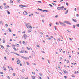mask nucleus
<instances>
[{
	"label": "nucleus",
	"instance_id": "4c0bfd02",
	"mask_svg": "<svg viewBox=\"0 0 79 79\" xmlns=\"http://www.w3.org/2000/svg\"><path fill=\"white\" fill-rule=\"evenodd\" d=\"M2 42H3V43H4V44L5 42V40H4L2 41Z\"/></svg>",
	"mask_w": 79,
	"mask_h": 79
},
{
	"label": "nucleus",
	"instance_id": "7c9ffc66",
	"mask_svg": "<svg viewBox=\"0 0 79 79\" xmlns=\"http://www.w3.org/2000/svg\"><path fill=\"white\" fill-rule=\"evenodd\" d=\"M5 26L6 27H8V25L7 24H6Z\"/></svg>",
	"mask_w": 79,
	"mask_h": 79
},
{
	"label": "nucleus",
	"instance_id": "a878e982",
	"mask_svg": "<svg viewBox=\"0 0 79 79\" xmlns=\"http://www.w3.org/2000/svg\"><path fill=\"white\" fill-rule=\"evenodd\" d=\"M52 5H54V6L56 5V4L54 3H52Z\"/></svg>",
	"mask_w": 79,
	"mask_h": 79
},
{
	"label": "nucleus",
	"instance_id": "864d4df0",
	"mask_svg": "<svg viewBox=\"0 0 79 79\" xmlns=\"http://www.w3.org/2000/svg\"><path fill=\"white\" fill-rule=\"evenodd\" d=\"M25 70H24V69H22V72H23H23H24V71H25Z\"/></svg>",
	"mask_w": 79,
	"mask_h": 79
},
{
	"label": "nucleus",
	"instance_id": "4d7b16f0",
	"mask_svg": "<svg viewBox=\"0 0 79 79\" xmlns=\"http://www.w3.org/2000/svg\"><path fill=\"white\" fill-rule=\"evenodd\" d=\"M13 76H15V73H13Z\"/></svg>",
	"mask_w": 79,
	"mask_h": 79
},
{
	"label": "nucleus",
	"instance_id": "37998d69",
	"mask_svg": "<svg viewBox=\"0 0 79 79\" xmlns=\"http://www.w3.org/2000/svg\"><path fill=\"white\" fill-rule=\"evenodd\" d=\"M39 74L40 75V76H42V74L39 73Z\"/></svg>",
	"mask_w": 79,
	"mask_h": 79
},
{
	"label": "nucleus",
	"instance_id": "aec40b11",
	"mask_svg": "<svg viewBox=\"0 0 79 79\" xmlns=\"http://www.w3.org/2000/svg\"><path fill=\"white\" fill-rule=\"evenodd\" d=\"M6 11H7V12L8 15H10V12L9 11L7 10Z\"/></svg>",
	"mask_w": 79,
	"mask_h": 79
},
{
	"label": "nucleus",
	"instance_id": "4468645a",
	"mask_svg": "<svg viewBox=\"0 0 79 79\" xmlns=\"http://www.w3.org/2000/svg\"><path fill=\"white\" fill-rule=\"evenodd\" d=\"M72 20H73V21L74 22H75V23H77V20L76 19H72Z\"/></svg>",
	"mask_w": 79,
	"mask_h": 79
},
{
	"label": "nucleus",
	"instance_id": "e2e57ef3",
	"mask_svg": "<svg viewBox=\"0 0 79 79\" xmlns=\"http://www.w3.org/2000/svg\"><path fill=\"white\" fill-rule=\"evenodd\" d=\"M46 37H49V36L48 35H46Z\"/></svg>",
	"mask_w": 79,
	"mask_h": 79
},
{
	"label": "nucleus",
	"instance_id": "58836bf2",
	"mask_svg": "<svg viewBox=\"0 0 79 79\" xmlns=\"http://www.w3.org/2000/svg\"><path fill=\"white\" fill-rule=\"evenodd\" d=\"M0 74H3V73L1 72L0 73Z\"/></svg>",
	"mask_w": 79,
	"mask_h": 79
},
{
	"label": "nucleus",
	"instance_id": "3c124183",
	"mask_svg": "<svg viewBox=\"0 0 79 79\" xmlns=\"http://www.w3.org/2000/svg\"><path fill=\"white\" fill-rule=\"evenodd\" d=\"M4 59H5L6 60V56L4 57Z\"/></svg>",
	"mask_w": 79,
	"mask_h": 79
},
{
	"label": "nucleus",
	"instance_id": "69168bd1",
	"mask_svg": "<svg viewBox=\"0 0 79 79\" xmlns=\"http://www.w3.org/2000/svg\"><path fill=\"white\" fill-rule=\"evenodd\" d=\"M51 39H53V36H51Z\"/></svg>",
	"mask_w": 79,
	"mask_h": 79
},
{
	"label": "nucleus",
	"instance_id": "f8f14e48",
	"mask_svg": "<svg viewBox=\"0 0 79 79\" xmlns=\"http://www.w3.org/2000/svg\"><path fill=\"white\" fill-rule=\"evenodd\" d=\"M21 63V61H20V60H17V64H19V63Z\"/></svg>",
	"mask_w": 79,
	"mask_h": 79
},
{
	"label": "nucleus",
	"instance_id": "e433bc0d",
	"mask_svg": "<svg viewBox=\"0 0 79 79\" xmlns=\"http://www.w3.org/2000/svg\"><path fill=\"white\" fill-rule=\"evenodd\" d=\"M10 3H13V1L10 0Z\"/></svg>",
	"mask_w": 79,
	"mask_h": 79
},
{
	"label": "nucleus",
	"instance_id": "09e8293b",
	"mask_svg": "<svg viewBox=\"0 0 79 79\" xmlns=\"http://www.w3.org/2000/svg\"><path fill=\"white\" fill-rule=\"evenodd\" d=\"M64 77L65 78V79H67V77L66 76H64Z\"/></svg>",
	"mask_w": 79,
	"mask_h": 79
},
{
	"label": "nucleus",
	"instance_id": "cd10ccee",
	"mask_svg": "<svg viewBox=\"0 0 79 79\" xmlns=\"http://www.w3.org/2000/svg\"><path fill=\"white\" fill-rule=\"evenodd\" d=\"M76 26L77 27H79V24H77Z\"/></svg>",
	"mask_w": 79,
	"mask_h": 79
},
{
	"label": "nucleus",
	"instance_id": "338daca9",
	"mask_svg": "<svg viewBox=\"0 0 79 79\" xmlns=\"http://www.w3.org/2000/svg\"><path fill=\"white\" fill-rule=\"evenodd\" d=\"M37 47H38V48L40 47V46H39V45H37Z\"/></svg>",
	"mask_w": 79,
	"mask_h": 79
},
{
	"label": "nucleus",
	"instance_id": "13d9d810",
	"mask_svg": "<svg viewBox=\"0 0 79 79\" xmlns=\"http://www.w3.org/2000/svg\"><path fill=\"white\" fill-rule=\"evenodd\" d=\"M5 51L6 53H8V51H7V50H5Z\"/></svg>",
	"mask_w": 79,
	"mask_h": 79
},
{
	"label": "nucleus",
	"instance_id": "6ab92c4d",
	"mask_svg": "<svg viewBox=\"0 0 79 79\" xmlns=\"http://www.w3.org/2000/svg\"><path fill=\"white\" fill-rule=\"evenodd\" d=\"M15 45H16V46L17 47H19V45L18 44H16Z\"/></svg>",
	"mask_w": 79,
	"mask_h": 79
},
{
	"label": "nucleus",
	"instance_id": "0eeeda50",
	"mask_svg": "<svg viewBox=\"0 0 79 79\" xmlns=\"http://www.w3.org/2000/svg\"><path fill=\"white\" fill-rule=\"evenodd\" d=\"M10 8V6H6L4 7V8L5 9H6V8Z\"/></svg>",
	"mask_w": 79,
	"mask_h": 79
},
{
	"label": "nucleus",
	"instance_id": "052dcab7",
	"mask_svg": "<svg viewBox=\"0 0 79 79\" xmlns=\"http://www.w3.org/2000/svg\"><path fill=\"white\" fill-rule=\"evenodd\" d=\"M69 39L70 40H72V39H71V38H69Z\"/></svg>",
	"mask_w": 79,
	"mask_h": 79
},
{
	"label": "nucleus",
	"instance_id": "680f3d73",
	"mask_svg": "<svg viewBox=\"0 0 79 79\" xmlns=\"http://www.w3.org/2000/svg\"><path fill=\"white\" fill-rule=\"evenodd\" d=\"M12 61H14V60H15V59H14V58H12Z\"/></svg>",
	"mask_w": 79,
	"mask_h": 79
},
{
	"label": "nucleus",
	"instance_id": "1a4fd4ad",
	"mask_svg": "<svg viewBox=\"0 0 79 79\" xmlns=\"http://www.w3.org/2000/svg\"><path fill=\"white\" fill-rule=\"evenodd\" d=\"M2 69L4 70V71H6V69L5 66H3L2 67Z\"/></svg>",
	"mask_w": 79,
	"mask_h": 79
},
{
	"label": "nucleus",
	"instance_id": "f257e3e1",
	"mask_svg": "<svg viewBox=\"0 0 79 79\" xmlns=\"http://www.w3.org/2000/svg\"><path fill=\"white\" fill-rule=\"evenodd\" d=\"M24 23L25 25L27 28H30L31 29L32 28V27L30 25V24L29 23Z\"/></svg>",
	"mask_w": 79,
	"mask_h": 79
},
{
	"label": "nucleus",
	"instance_id": "a211bd4d",
	"mask_svg": "<svg viewBox=\"0 0 79 79\" xmlns=\"http://www.w3.org/2000/svg\"><path fill=\"white\" fill-rule=\"evenodd\" d=\"M35 76H32L31 77L33 79H35Z\"/></svg>",
	"mask_w": 79,
	"mask_h": 79
},
{
	"label": "nucleus",
	"instance_id": "393cba45",
	"mask_svg": "<svg viewBox=\"0 0 79 79\" xmlns=\"http://www.w3.org/2000/svg\"><path fill=\"white\" fill-rule=\"evenodd\" d=\"M68 10H67L66 12H65V14H67V13H68Z\"/></svg>",
	"mask_w": 79,
	"mask_h": 79
},
{
	"label": "nucleus",
	"instance_id": "c03bdc74",
	"mask_svg": "<svg viewBox=\"0 0 79 79\" xmlns=\"http://www.w3.org/2000/svg\"><path fill=\"white\" fill-rule=\"evenodd\" d=\"M32 73L33 74H35V72H32Z\"/></svg>",
	"mask_w": 79,
	"mask_h": 79
},
{
	"label": "nucleus",
	"instance_id": "dca6fc26",
	"mask_svg": "<svg viewBox=\"0 0 79 79\" xmlns=\"http://www.w3.org/2000/svg\"><path fill=\"white\" fill-rule=\"evenodd\" d=\"M42 11H43V12H47L48 11V10H41Z\"/></svg>",
	"mask_w": 79,
	"mask_h": 79
},
{
	"label": "nucleus",
	"instance_id": "5fc2aeb1",
	"mask_svg": "<svg viewBox=\"0 0 79 79\" xmlns=\"http://www.w3.org/2000/svg\"><path fill=\"white\" fill-rule=\"evenodd\" d=\"M7 78L8 79H10V77H9V76H7Z\"/></svg>",
	"mask_w": 79,
	"mask_h": 79
},
{
	"label": "nucleus",
	"instance_id": "423d86ee",
	"mask_svg": "<svg viewBox=\"0 0 79 79\" xmlns=\"http://www.w3.org/2000/svg\"><path fill=\"white\" fill-rule=\"evenodd\" d=\"M21 57L24 59V60H27V57H25L23 56H21Z\"/></svg>",
	"mask_w": 79,
	"mask_h": 79
},
{
	"label": "nucleus",
	"instance_id": "603ef678",
	"mask_svg": "<svg viewBox=\"0 0 79 79\" xmlns=\"http://www.w3.org/2000/svg\"><path fill=\"white\" fill-rule=\"evenodd\" d=\"M66 4L67 5V6H68V3L66 2Z\"/></svg>",
	"mask_w": 79,
	"mask_h": 79
},
{
	"label": "nucleus",
	"instance_id": "c85d7f7f",
	"mask_svg": "<svg viewBox=\"0 0 79 79\" xmlns=\"http://www.w3.org/2000/svg\"><path fill=\"white\" fill-rule=\"evenodd\" d=\"M72 77H75V76H74V75H72Z\"/></svg>",
	"mask_w": 79,
	"mask_h": 79
},
{
	"label": "nucleus",
	"instance_id": "412c9836",
	"mask_svg": "<svg viewBox=\"0 0 79 79\" xmlns=\"http://www.w3.org/2000/svg\"><path fill=\"white\" fill-rule=\"evenodd\" d=\"M36 2H37V3H42V2L41 1H35Z\"/></svg>",
	"mask_w": 79,
	"mask_h": 79
},
{
	"label": "nucleus",
	"instance_id": "0e129e2a",
	"mask_svg": "<svg viewBox=\"0 0 79 79\" xmlns=\"http://www.w3.org/2000/svg\"><path fill=\"white\" fill-rule=\"evenodd\" d=\"M63 50V49H61V48L59 49L60 51H61V50Z\"/></svg>",
	"mask_w": 79,
	"mask_h": 79
},
{
	"label": "nucleus",
	"instance_id": "bf43d9fd",
	"mask_svg": "<svg viewBox=\"0 0 79 79\" xmlns=\"http://www.w3.org/2000/svg\"><path fill=\"white\" fill-rule=\"evenodd\" d=\"M6 47H7L8 48V47H10V46H9V45H7Z\"/></svg>",
	"mask_w": 79,
	"mask_h": 79
},
{
	"label": "nucleus",
	"instance_id": "6e6552de",
	"mask_svg": "<svg viewBox=\"0 0 79 79\" xmlns=\"http://www.w3.org/2000/svg\"><path fill=\"white\" fill-rule=\"evenodd\" d=\"M19 6H22L23 7H25L26 8H27L28 7L27 6L19 5Z\"/></svg>",
	"mask_w": 79,
	"mask_h": 79
},
{
	"label": "nucleus",
	"instance_id": "49530a36",
	"mask_svg": "<svg viewBox=\"0 0 79 79\" xmlns=\"http://www.w3.org/2000/svg\"><path fill=\"white\" fill-rule=\"evenodd\" d=\"M67 21H64V23H67Z\"/></svg>",
	"mask_w": 79,
	"mask_h": 79
},
{
	"label": "nucleus",
	"instance_id": "774afa93",
	"mask_svg": "<svg viewBox=\"0 0 79 79\" xmlns=\"http://www.w3.org/2000/svg\"><path fill=\"white\" fill-rule=\"evenodd\" d=\"M67 31L69 32H71V31L69 30H67Z\"/></svg>",
	"mask_w": 79,
	"mask_h": 79
},
{
	"label": "nucleus",
	"instance_id": "5701e85b",
	"mask_svg": "<svg viewBox=\"0 0 79 79\" xmlns=\"http://www.w3.org/2000/svg\"><path fill=\"white\" fill-rule=\"evenodd\" d=\"M8 29L9 32H11V29H10V28H9Z\"/></svg>",
	"mask_w": 79,
	"mask_h": 79
},
{
	"label": "nucleus",
	"instance_id": "a18cd8bd",
	"mask_svg": "<svg viewBox=\"0 0 79 79\" xmlns=\"http://www.w3.org/2000/svg\"><path fill=\"white\" fill-rule=\"evenodd\" d=\"M48 40H51V38H48Z\"/></svg>",
	"mask_w": 79,
	"mask_h": 79
},
{
	"label": "nucleus",
	"instance_id": "6e6d98bb",
	"mask_svg": "<svg viewBox=\"0 0 79 79\" xmlns=\"http://www.w3.org/2000/svg\"><path fill=\"white\" fill-rule=\"evenodd\" d=\"M40 34H41V35H43V33L42 32H40Z\"/></svg>",
	"mask_w": 79,
	"mask_h": 79
},
{
	"label": "nucleus",
	"instance_id": "ea45409f",
	"mask_svg": "<svg viewBox=\"0 0 79 79\" xmlns=\"http://www.w3.org/2000/svg\"><path fill=\"white\" fill-rule=\"evenodd\" d=\"M59 16L58 15H56L55 16V18H57V17H58Z\"/></svg>",
	"mask_w": 79,
	"mask_h": 79
},
{
	"label": "nucleus",
	"instance_id": "f3484780",
	"mask_svg": "<svg viewBox=\"0 0 79 79\" xmlns=\"http://www.w3.org/2000/svg\"><path fill=\"white\" fill-rule=\"evenodd\" d=\"M14 54H15V55H16L18 56H21V55H19V54H17L16 53H14Z\"/></svg>",
	"mask_w": 79,
	"mask_h": 79
},
{
	"label": "nucleus",
	"instance_id": "7ed1b4c3",
	"mask_svg": "<svg viewBox=\"0 0 79 79\" xmlns=\"http://www.w3.org/2000/svg\"><path fill=\"white\" fill-rule=\"evenodd\" d=\"M60 24V25H61V26H66V24H65L64 23H63L62 22H59Z\"/></svg>",
	"mask_w": 79,
	"mask_h": 79
},
{
	"label": "nucleus",
	"instance_id": "9b49d317",
	"mask_svg": "<svg viewBox=\"0 0 79 79\" xmlns=\"http://www.w3.org/2000/svg\"><path fill=\"white\" fill-rule=\"evenodd\" d=\"M63 72H64V74H66V73H68V71H67L66 70H64Z\"/></svg>",
	"mask_w": 79,
	"mask_h": 79
},
{
	"label": "nucleus",
	"instance_id": "72a5a7b5",
	"mask_svg": "<svg viewBox=\"0 0 79 79\" xmlns=\"http://www.w3.org/2000/svg\"><path fill=\"white\" fill-rule=\"evenodd\" d=\"M76 16H77V17H79V14H76Z\"/></svg>",
	"mask_w": 79,
	"mask_h": 79
},
{
	"label": "nucleus",
	"instance_id": "473e14b6",
	"mask_svg": "<svg viewBox=\"0 0 79 79\" xmlns=\"http://www.w3.org/2000/svg\"><path fill=\"white\" fill-rule=\"evenodd\" d=\"M27 65H29V63L28 62H27Z\"/></svg>",
	"mask_w": 79,
	"mask_h": 79
},
{
	"label": "nucleus",
	"instance_id": "9d476101",
	"mask_svg": "<svg viewBox=\"0 0 79 79\" xmlns=\"http://www.w3.org/2000/svg\"><path fill=\"white\" fill-rule=\"evenodd\" d=\"M23 14L24 15H27V12L25 11L23 12Z\"/></svg>",
	"mask_w": 79,
	"mask_h": 79
},
{
	"label": "nucleus",
	"instance_id": "bb28decb",
	"mask_svg": "<svg viewBox=\"0 0 79 79\" xmlns=\"http://www.w3.org/2000/svg\"><path fill=\"white\" fill-rule=\"evenodd\" d=\"M0 24H3V22L2 21H0Z\"/></svg>",
	"mask_w": 79,
	"mask_h": 79
},
{
	"label": "nucleus",
	"instance_id": "8fccbe9b",
	"mask_svg": "<svg viewBox=\"0 0 79 79\" xmlns=\"http://www.w3.org/2000/svg\"><path fill=\"white\" fill-rule=\"evenodd\" d=\"M73 28H76V26H75V25H73Z\"/></svg>",
	"mask_w": 79,
	"mask_h": 79
},
{
	"label": "nucleus",
	"instance_id": "c9c22d12",
	"mask_svg": "<svg viewBox=\"0 0 79 79\" xmlns=\"http://www.w3.org/2000/svg\"><path fill=\"white\" fill-rule=\"evenodd\" d=\"M57 41L58 42H59V41H60V38H58L57 39Z\"/></svg>",
	"mask_w": 79,
	"mask_h": 79
},
{
	"label": "nucleus",
	"instance_id": "a19ab883",
	"mask_svg": "<svg viewBox=\"0 0 79 79\" xmlns=\"http://www.w3.org/2000/svg\"><path fill=\"white\" fill-rule=\"evenodd\" d=\"M6 3H3V5H4V6H5V5H6Z\"/></svg>",
	"mask_w": 79,
	"mask_h": 79
},
{
	"label": "nucleus",
	"instance_id": "ddd939ff",
	"mask_svg": "<svg viewBox=\"0 0 79 79\" xmlns=\"http://www.w3.org/2000/svg\"><path fill=\"white\" fill-rule=\"evenodd\" d=\"M66 24H69V25H71V23H69V22L68 21L67 22Z\"/></svg>",
	"mask_w": 79,
	"mask_h": 79
},
{
	"label": "nucleus",
	"instance_id": "de8ad7c7",
	"mask_svg": "<svg viewBox=\"0 0 79 79\" xmlns=\"http://www.w3.org/2000/svg\"><path fill=\"white\" fill-rule=\"evenodd\" d=\"M23 44H25V41H23Z\"/></svg>",
	"mask_w": 79,
	"mask_h": 79
},
{
	"label": "nucleus",
	"instance_id": "20e7f679",
	"mask_svg": "<svg viewBox=\"0 0 79 79\" xmlns=\"http://www.w3.org/2000/svg\"><path fill=\"white\" fill-rule=\"evenodd\" d=\"M23 52H24V48H22L20 52V53H22Z\"/></svg>",
	"mask_w": 79,
	"mask_h": 79
},
{
	"label": "nucleus",
	"instance_id": "2eb2a0df",
	"mask_svg": "<svg viewBox=\"0 0 79 79\" xmlns=\"http://www.w3.org/2000/svg\"><path fill=\"white\" fill-rule=\"evenodd\" d=\"M1 47L2 49H5V48H4V47L1 44Z\"/></svg>",
	"mask_w": 79,
	"mask_h": 79
},
{
	"label": "nucleus",
	"instance_id": "79ce46f5",
	"mask_svg": "<svg viewBox=\"0 0 79 79\" xmlns=\"http://www.w3.org/2000/svg\"><path fill=\"white\" fill-rule=\"evenodd\" d=\"M27 50H30V48H28V47H27Z\"/></svg>",
	"mask_w": 79,
	"mask_h": 79
},
{
	"label": "nucleus",
	"instance_id": "39448f33",
	"mask_svg": "<svg viewBox=\"0 0 79 79\" xmlns=\"http://www.w3.org/2000/svg\"><path fill=\"white\" fill-rule=\"evenodd\" d=\"M23 36L24 37L25 39H26V37H27V35L25 34L23 35Z\"/></svg>",
	"mask_w": 79,
	"mask_h": 79
},
{
	"label": "nucleus",
	"instance_id": "c756f323",
	"mask_svg": "<svg viewBox=\"0 0 79 79\" xmlns=\"http://www.w3.org/2000/svg\"><path fill=\"white\" fill-rule=\"evenodd\" d=\"M42 9H38V10H40V11H42Z\"/></svg>",
	"mask_w": 79,
	"mask_h": 79
},
{
	"label": "nucleus",
	"instance_id": "2f4dec72",
	"mask_svg": "<svg viewBox=\"0 0 79 79\" xmlns=\"http://www.w3.org/2000/svg\"><path fill=\"white\" fill-rule=\"evenodd\" d=\"M31 32V31L30 30H29V31H28V33H29V32Z\"/></svg>",
	"mask_w": 79,
	"mask_h": 79
},
{
	"label": "nucleus",
	"instance_id": "f03ea898",
	"mask_svg": "<svg viewBox=\"0 0 79 79\" xmlns=\"http://www.w3.org/2000/svg\"><path fill=\"white\" fill-rule=\"evenodd\" d=\"M64 8V6H62L60 7H57V10H60V9L59 8H60V9H61V8Z\"/></svg>",
	"mask_w": 79,
	"mask_h": 79
},
{
	"label": "nucleus",
	"instance_id": "f704fd0d",
	"mask_svg": "<svg viewBox=\"0 0 79 79\" xmlns=\"http://www.w3.org/2000/svg\"><path fill=\"white\" fill-rule=\"evenodd\" d=\"M0 8L1 9H2V8H3V7L2 6H0Z\"/></svg>",
	"mask_w": 79,
	"mask_h": 79
},
{
	"label": "nucleus",
	"instance_id": "4be33fe9",
	"mask_svg": "<svg viewBox=\"0 0 79 79\" xmlns=\"http://www.w3.org/2000/svg\"><path fill=\"white\" fill-rule=\"evenodd\" d=\"M49 5L51 6V8H53V6L52 5L49 4Z\"/></svg>",
	"mask_w": 79,
	"mask_h": 79
},
{
	"label": "nucleus",
	"instance_id": "b1692460",
	"mask_svg": "<svg viewBox=\"0 0 79 79\" xmlns=\"http://www.w3.org/2000/svg\"><path fill=\"white\" fill-rule=\"evenodd\" d=\"M13 49H14V50H15V51H17V50L16 49V48H13Z\"/></svg>",
	"mask_w": 79,
	"mask_h": 79
}]
</instances>
